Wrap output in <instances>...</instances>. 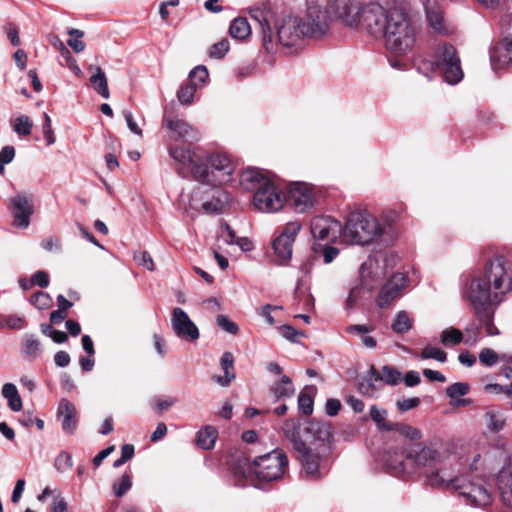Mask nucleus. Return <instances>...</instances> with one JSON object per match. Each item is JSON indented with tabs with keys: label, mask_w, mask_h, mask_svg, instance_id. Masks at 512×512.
Segmentation results:
<instances>
[{
	"label": "nucleus",
	"mask_w": 512,
	"mask_h": 512,
	"mask_svg": "<svg viewBox=\"0 0 512 512\" xmlns=\"http://www.w3.org/2000/svg\"><path fill=\"white\" fill-rule=\"evenodd\" d=\"M401 381V373L391 367V366H383L380 373V383L389 384V385H397Z\"/></svg>",
	"instance_id": "obj_47"
},
{
	"label": "nucleus",
	"mask_w": 512,
	"mask_h": 512,
	"mask_svg": "<svg viewBox=\"0 0 512 512\" xmlns=\"http://www.w3.org/2000/svg\"><path fill=\"white\" fill-rule=\"evenodd\" d=\"M301 227V223L297 220L288 222L273 241L272 247L279 264L285 265L291 260L293 243Z\"/></svg>",
	"instance_id": "obj_14"
},
{
	"label": "nucleus",
	"mask_w": 512,
	"mask_h": 512,
	"mask_svg": "<svg viewBox=\"0 0 512 512\" xmlns=\"http://www.w3.org/2000/svg\"><path fill=\"white\" fill-rule=\"evenodd\" d=\"M300 426L301 423L299 419H288L281 427L284 437L293 444L294 450L304 449V445L306 444L300 438Z\"/></svg>",
	"instance_id": "obj_31"
},
{
	"label": "nucleus",
	"mask_w": 512,
	"mask_h": 512,
	"mask_svg": "<svg viewBox=\"0 0 512 512\" xmlns=\"http://www.w3.org/2000/svg\"><path fill=\"white\" fill-rule=\"evenodd\" d=\"M426 17L435 32L442 33L444 31L443 15L439 9L426 7Z\"/></svg>",
	"instance_id": "obj_45"
},
{
	"label": "nucleus",
	"mask_w": 512,
	"mask_h": 512,
	"mask_svg": "<svg viewBox=\"0 0 512 512\" xmlns=\"http://www.w3.org/2000/svg\"><path fill=\"white\" fill-rule=\"evenodd\" d=\"M132 487V479L129 474L122 475L118 482L113 484V491L117 497H122Z\"/></svg>",
	"instance_id": "obj_55"
},
{
	"label": "nucleus",
	"mask_w": 512,
	"mask_h": 512,
	"mask_svg": "<svg viewBox=\"0 0 512 512\" xmlns=\"http://www.w3.org/2000/svg\"><path fill=\"white\" fill-rule=\"evenodd\" d=\"M303 28V19L299 17L284 19L277 30L279 43L284 48L301 47L304 39L308 37Z\"/></svg>",
	"instance_id": "obj_15"
},
{
	"label": "nucleus",
	"mask_w": 512,
	"mask_h": 512,
	"mask_svg": "<svg viewBox=\"0 0 512 512\" xmlns=\"http://www.w3.org/2000/svg\"><path fill=\"white\" fill-rule=\"evenodd\" d=\"M295 452L301 462L302 470L310 479H319L327 473L319 453L309 448L306 444L304 449L295 450Z\"/></svg>",
	"instance_id": "obj_18"
},
{
	"label": "nucleus",
	"mask_w": 512,
	"mask_h": 512,
	"mask_svg": "<svg viewBox=\"0 0 512 512\" xmlns=\"http://www.w3.org/2000/svg\"><path fill=\"white\" fill-rule=\"evenodd\" d=\"M234 166L223 154H212L207 161L202 159L201 166L194 169V179L208 186H221L231 181Z\"/></svg>",
	"instance_id": "obj_6"
},
{
	"label": "nucleus",
	"mask_w": 512,
	"mask_h": 512,
	"mask_svg": "<svg viewBox=\"0 0 512 512\" xmlns=\"http://www.w3.org/2000/svg\"><path fill=\"white\" fill-rule=\"evenodd\" d=\"M67 33L69 34L70 38L67 40V44L76 52L80 53L84 51L86 45L81 40V38L84 36V32L75 28H69L67 30Z\"/></svg>",
	"instance_id": "obj_48"
},
{
	"label": "nucleus",
	"mask_w": 512,
	"mask_h": 512,
	"mask_svg": "<svg viewBox=\"0 0 512 512\" xmlns=\"http://www.w3.org/2000/svg\"><path fill=\"white\" fill-rule=\"evenodd\" d=\"M289 200L297 213H304L316 204L315 187L306 182H295L290 186Z\"/></svg>",
	"instance_id": "obj_16"
},
{
	"label": "nucleus",
	"mask_w": 512,
	"mask_h": 512,
	"mask_svg": "<svg viewBox=\"0 0 512 512\" xmlns=\"http://www.w3.org/2000/svg\"><path fill=\"white\" fill-rule=\"evenodd\" d=\"M391 431H395L411 441H418L422 438V432L417 427L406 423L395 422L391 427Z\"/></svg>",
	"instance_id": "obj_40"
},
{
	"label": "nucleus",
	"mask_w": 512,
	"mask_h": 512,
	"mask_svg": "<svg viewBox=\"0 0 512 512\" xmlns=\"http://www.w3.org/2000/svg\"><path fill=\"white\" fill-rule=\"evenodd\" d=\"M387 228V225L381 223L367 210L354 211L347 218L342 230V238L350 244L368 245L383 236Z\"/></svg>",
	"instance_id": "obj_4"
},
{
	"label": "nucleus",
	"mask_w": 512,
	"mask_h": 512,
	"mask_svg": "<svg viewBox=\"0 0 512 512\" xmlns=\"http://www.w3.org/2000/svg\"><path fill=\"white\" fill-rule=\"evenodd\" d=\"M272 391L276 399L279 400L281 398L291 397L294 394L295 389L293 387L291 379L288 376L283 375L281 377L280 383L276 384L272 388Z\"/></svg>",
	"instance_id": "obj_43"
},
{
	"label": "nucleus",
	"mask_w": 512,
	"mask_h": 512,
	"mask_svg": "<svg viewBox=\"0 0 512 512\" xmlns=\"http://www.w3.org/2000/svg\"><path fill=\"white\" fill-rule=\"evenodd\" d=\"M443 453L432 443L416 442L408 444L401 452L388 451L385 456L387 470L402 477H412L419 472L436 467Z\"/></svg>",
	"instance_id": "obj_3"
},
{
	"label": "nucleus",
	"mask_w": 512,
	"mask_h": 512,
	"mask_svg": "<svg viewBox=\"0 0 512 512\" xmlns=\"http://www.w3.org/2000/svg\"><path fill=\"white\" fill-rule=\"evenodd\" d=\"M383 273L377 260L364 262L359 269L360 289L371 292L382 279Z\"/></svg>",
	"instance_id": "obj_24"
},
{
	"label": "nucleus",
	"mask_w": 512,
	"mask_h": 512,
	"mask_svg": "<svg viewBox=\"0 0 512 512\" xmlns=\"http://www.w3.org/2000/svg\"><path fill=\"white\" fill-rule=\"evenodd\" d=\"M454 490L466 505L485 508L492 503V492L485 480L479 476L461 474Z\"/></svg>",
	"instance_id": "obj_7"
},
{
	"label": "nucleus",
	"mask_w": 512,
	"mask_h": 512,
	"mask_svg": "<svg viewBox=\"0 0 512 512\" xmlns=\"http://www.w3.org/2000/svg\"><path fill=\"white\" fill-rule=\"evenodd\" d=\"M489 55L494 71L512 64V34L494 43L490 48Z\"/></svg>",
	"instance_id": "obj_21"
},
{
	"label": "nucleus",
	"mask_w": 512,
	"mask_h": 512,
	"mask_svg": "<svg viewBox=\"0 0 512 512\" xmlns=\"http://www.w3.org/2000/svg\"><path fill=\"white\" fill-rule=\"evenodd\" d=\"M43 135L46 140L47 145H53L56 141L54 131L52 129V121L50 116L47 113L43 114V125H42Z\"/></svg>",
	"instance_id": "obj_61"
},
{
	"label": "nucleus",
	"mask_w": 512,
	"mask_h": 512,
	"mask_svg": "<svg viewBox=\"0 0 512 512\" xmlns=\"http://www.w3.org/2000/svg\"><path fill=\"white\" fill-rule=\"evenodd\" d=\"M497 482L503 503L512 506V465L499 472Z\"/></svg>",
	"instance_id": "obj_30"
},
{
	"label": "nucleus",
	"mask_w": 512,
	"mask_h": 512,
	"mask_svg": "<svg viewBox=\"0 0 512 512\" xmlns=\"http://www.w3.org/2000/svg\"><path fill=\"white\" fill-rule=\"evenodd\" d=\"M277 330L279 331L283 338L292 343H299L298 337L304 335L301 331L295 329L290 325H281L277 327Z\"/></svg>",
	"instance_id": "obj_59"
},
{
	"label": "nucleus",
	"mask_w": 512,
	"mask_h": 512,
	"mask_svg": "<svg viewBox=\"0 0 512 512\" xmlns=\"http://www.w3.org/2000/svg\"><path fill=\"white\" fill-rule=\"evenodd\" d=\"M15 149L13 146H5L0 151V175L4 174L5 165L13 161Z\"/></svg>",
	"instance_id": "obj_63"
},
{
	"label": "nucleus",
	"mask_w": 512,
	"mask_h": 512,
	"mask_svg": "<svg viewBox=\"0 0 512 512\" xmlns=\"http://www.w3.org/2000/svg\"><path fill=\"white\" fill-rule=\"evenodd\" d=\"M342 230L340 222L328 216L314 217L311 221V233L319 240L335 238Z\"/></svg>",
	"instance_id": "obj_23"
},
{
	"label": "nucleus",
	"mask_w": 512,
	"mask_h": 512,
	"mask_svg": "<svg viewBox=\"0 0 512 512\" xmlns=\"http://www.w3.org/2000/svg\"><path fill=\"white\" fill-rule=\"evenodd\" d=\"M134 260L139 265L149 271L155 269L154 261L147 251L138 250L134 253Z\"/></svg>",
	"instance_id": "obj_57"
},
{
	"label": "nucleus",
	"mask_w": 512,
	"mask_h": 512,
	"mask_svg": "<svg viewBox=\"0 0 512 512\" xmlns=\"http://www.w3.org/2000/svg\"><path fill=\"white\" fill-rule=\"evenodd\" d=\"M21 354L24 359L32 361L40 357L41 355V344L35 335H25L21 343Z\"/></svg>",
	"instance_id": "obj_33"
},
{
	"label": "nucleus",
	"mask_w": 512,
	"mask_h": 512,
	"mask_svg": "<svg viewBox=\"0 0 512 512\" xmlns=\"http://www.w3.org/2000/svg\"><path fill=\"white\" fill-rule=\"evenodd\" d=\"M499 356L491 348H483L479 353V361L487 367H492L498 363Z\"/></svg>",
	"instance_id": "obj_58"
},
{
	"label": "nucleus",
	"mask_w": 512,
	"mask_h": 512,
	"mask_svg": "<svg viewBox=\"0 0 512 512\" xmlns=\"http://www.w3.org/2000/svg\"><path fill=\"white\" fill-rule=\"evenodd\" d=\"M420 359H422V360L434 359L438 362L444 363L447 360V353L440 348L426 346L421 351Z\"/></svg>",
	"instance_id": "obj_51"
},
{
	"label": "nucleus",
	"mask_w": 512,
	"mask_h": 512,
	"mask_svg": "<svg viewBox=\"0 0 512 512\" xmlns=\"http://www.w3.org/2000/svg\"><path fill=\"white\" fill-rule=\"evenodd\" d=\"M31 303L39 310L48 309L52 305L51 296L43 291L35 293L31 298Z\"/></svg>",
	"instance_id": "obj_54"
},
{
	"label": "nucleus",
	"mask_w": 512,
	"mask_h": 512,
	"mask_svg": "<svg viewBox=\"0 0 512 512\" xmlns=\"http://www.w3.org/2000/svg\"><path fill=\"white\" fill-rule=\"evenodd\" d=\"M182 203H187L192 210L205 212H221L230 202V195L220 186L197 185L190 193H182Z\"/></svg>",
	"instance_id": "obj_5"
},
{
	"label": "nucleus",
	"mask_w": 512,
	"mask_h": 512,
	"mask_svg": "<svg viewBox=\"0 0 512 512\" xmlns=\"http://www.w3.org/2000/svg\"><path fill=\"white\" fill-rule=\"evenodd\" d=\"M288 467L286 454L279 449L256 457L249 469H252L260 481H276L283 477Z\"/></svg>",
	"instance_id": "obj_8"
},
{
	"label": "nucleus",
	"mask_w": 512,
	"mask_h": 512,
	"mask_svg": "<svg viewBox=\"0 0 512 512\" xmlns=\"http://www.w3.org/2000/svg\"><path fill=\"white\" fill-rule=\"evenodd\" d=\"M382 387L380 372L374 366H371L365 376L358 382V391L367 397H376Z\"/></svg>",
	"instance_id": "obj_26"
},
{
	"label": "nucleus",
	"mask_w": 512,
	"mask_h": 512,
	"mask_svg": "<svg viewBox=\"0 0 512 512\" xmlns=\"http://www.w3.org/2000/svg\"><path fill=\"white\" fill-rule=\"evenodd\" d=\"M332 17L329 9L318 5H311L307 9L306 17L303 19V29L310 38H320L330 30Z\"/></svg>",
	"instance_id": "obj_12"
},
{
	"label": "nucleus",
	"mask_w": 512,
	"mask_h": 512,
	"mask_svg": "<svg viewBox=\"0 0 512 512\" xmlns=\"http://www.w3.org/2000/svg\"><path fill=\"white\" fill-rule=\"evenodd\" d=\"M486 426L489 432L499 433L504 430L506 426V417L500 410L487 409L484 414Z\"/></svg>",
	"instance_id": "obj_34"
},
{
	"label": "nucleus",
	"mask_w": 512,
	"mask_h": 512,
	"mask_svg": "<svg viewBox=\"0 0 512 512\" xmlns=\"http://www.w3.org/2000/svg\"><path fill=\"white\" fill-rule=\"evenodd\" d=\"M508 262L497 256L486 262L484 275L475 277L467 287L465 296L479 320H489V309L499 303L512 289V277L508 274Z\"/></svg>",
	"instance_id": "obj_2"
},
{
	"label": "nucleus",
	"mask_w": 512,
	"mask_h": 512,
	"mask_svg": "<svg viewBox=\"0 0 512 512\" xmlns=\"http://www.w3.org/2000/svg\"><path fill=\"white\" fill-rule=\"evenodd\" d=\"M229 47V41L226 38H224L212 45L209 51V55L210 57L216 59L223 58L229 51Z\"/></svg>",
	"instance_id": "obj_60"
},
{
	"label": "nucleus",
	"mask_w": 512,
	"mask_h": 512,
	"mask_svg": "<svg viewBox=\"0 0 512 512\" xmlns=\"http://www.w3.org/2000/svg\"><path fill=\"white\" fill-rule=\"evenodd\" d=\"M387 414L386 409L380 408L377 405H372L370 408V417L379 430L391 431V427L394 423L387 421Z\"/></svg>",
	"instance_id": "obj_39"
},
{
	"label": "nucleus",
	"mask_w": 512,
	"mask_h": 512,
	"mask_svg": "<svg viewBox=\"0 0 512 512\" xmlns=\"http://www.w3.org/2000/svg\"><path fill=\"white\" fill-rule=\"evenodd\" d=\"M261 31H262V44H263L264 49L268 53L274 52L275 48H276V43L273 40V32H272L270 25H267V26L261 28Z\"/></svg>",
	"instance_id": "obj_62"
},
{
	"label": "nucleus",
	"mask_w": 512,
	"mask_h": 512,
	"mask_svg": "<svg viewBox=\"0 0 512 512\" xmlns=\"http://www.w3.org/2000/svg\"><path fill=\"white\" fill-rule=\"evenodd\" d=\"M33 128L31 119L26 115H20L14 120L13 130L19 136H28Z\"/></svg>",
	"instance_id": "obj_49"
},
{
	"label": "nucleus",
	"mask_w": 512,
	"mask_h": 512,
	"mask_svg": "<svg viewBox=\"0 0 512 512\" xmlns=\"http://www.w3.org/2000/svg\"><path fill=\"white\" fill-rule=\"evenodd\" d=\"M88 70L91 73L89 80L94 90L104 99H108L110 97V91L108 88V80L103 69L98 65L91 64Z\"/></svg>",
	"instance_id": "obj_29"
},
{
	"label": "nucleus",
	"mask_w": 512,
	"mask_h": 512,
	"mask_svg": "<svg viewBox=\"0 0 512 512\" xmlns=\"http://www.w3.org/2000/svg\"><path fill=\"white\" fill-rule=\"evenodd\" d=\"M163 126L175 134V139L200 140L199 131L188 122L178 118H163Z\"/></svg>",
	"instance_id": "obj_25"
},
{
	"label": "nucleus",
	"mask_w": 512,
	"mask_h": 512,
	"mask_svg": "<svg viewBox=\"0 0 512 512\" xmlns=\"http://www.w3.org/2000/svg\"><path fill=\"white\" fill-rule=\"evenodd\" d=\"M229 33L232 38L245 40L251 35V27L248 20L244 17L235 18L229 27Z\"/></svg>",
	"instance_id": "obj_36"
},
{
	"label": "nucleus",
	"mask_w": 512,
	"mask_h": 512,
	"mask_svg": "<svg viewBox=\"0 0 512 512\" xmlns=\"http://www.w3.org/2000/svg\"><path fill=\"white\" fill-rule=\"evenodd\" d=\"M2 396L7 400L9 408L14 412L22 409V399L18 389L13 383H5L1 390Z\"/></svg>",
	"instance_id": "obj_35"
},
{
	"label": "nucleus",
	"mask_w": 512,
	"mask_h": 512,
	"mask_svg": "<svg viewBox=\"0 0 512 512\" xmlns=\"http://www.w3.org/2000/svg\"><path fill=\"white\" fill-rule=\"evenodd\" d=\"M208 76L209 73L207 68L203 65H199L189 73L190 84L195 85L196 88L203 86L206 83Z\"/></svg>",
	"instance_id": "obj_50"
},
{
	"label": "nucleus",
	"mask_w": 512,
	"mask_h": 512,
	"mask_svg": "<svg viewBox=\"0 0 512 512\" xmlns=\"http://www.w3.org/2000/svg\"><path fill=\"white\" fill-rule=\"evenodd\" d=\"M437 68L443 72L444 80L449 84H457L463 79L461 61L454 46L441 44L435 52Z\"/></svg>",
	"instance_id": "obj_9"
},
{
	"label": "nucleus",
	"mask_w": 512,
	"mask_h": 512,
	"mask_svg": "<svg viewBox=\"0 0 512 512\" xmlns=\"http://www.w3.org/2000/svg\"><path fill=\"white\" fill-rule=\"evenodd\" d=\"M77 412L75 406L66 399H62L57 409V416L61 420L62 429L66 433H73L77 427Z\"/></svg>",
	"instance_id": "obj_27"
},
{
	"label": "nucleus",
	"mask_w": 512,
	"mask_h": 512,
	"mask_svg": "<svg viewBox=\"0 0 512 512\" xmlns=\"http://www.w3.org/2000/svg\"><path fill=\"white\" fill-rule=\"evenodd\" d=\"M362 17L363 28L374 37H385L387 49L395 56H406L415 48L417 28L403 10L369 3Z\"/></svg>",
	"instance_id": "obj_1"
},
{
	"label": "nucleus",
	"mask_w": 512,
	"mask_h": 512,
	"mask_svg": "<svg viewBox=\"0 0 512 512\" xmlns=\"http://www.w3.org/2000/svg\"><path fill=\"white\" fill-rule=\"evenodd\" d=\"M315 389L313 387H306L298 396L299 410L306 416L313 412V394Z\"/></svg>",
	"instance_id": "obj_42"
},
{
	"label": "nucleus",
	"mask_w": 512,
	"mask_h": 512,
	"mask_svg": "<svg viewBox=\"0 0 512 512\" xmlns=\"http://www.w3.org/2000/svg\"><path fill=\"white\" fill-rule=\"evenodd\" d=\"M196 90L197 88L195 87V85H192L190 83L182 86L177 93L179 102L183 105L191 104Z\"/></svg>",
	"instance_id": "obj_53"
},
{
	"label": "nucleus",
	"mask_w": 512,
	"mask_h": 512,
	"mask_svg": "<svg viewBox=\"0 0 512 512\" xmlns=\"http://www.w3.org/2000/svg\"><path fill=\"white\" fill-rule=\"evenodd\" d=\"M168 151L170 157L177 163L178 173L182 174L184 170L190 169L194 178V169L202 164V157L197 151L182 146H171Z\"/></svg>",
	"instance_id": "obj_20"
},
{
	"label": "nucleus",
	"mask_w": 512,
	"mask_h": 512,
	"mask_svg": "<svg viewBox=\"0 0 512 512\" xmlns=\"http://www.w3.org/2000/svg\"><path fill=\"white\" fill-rule=\"evenodd\" d=\"M306 431L307 433H311L315 439L321 441L328 440L331 436V428L329 424L323 422L310 421Z\"/></svg>",
	"instance_id": "obj_41"
},
{
	"label": "nucleus",
	"mask_w": 512,
	"mask_h": 512,
	"mask_svg": "<svg viewBox=\"0 0 512 512\" xmlns=\"http://www.w3.org/2000/svg\"><path fill=\"white\" fill-rule=\"evenodd\" d=\"M217 439V430L212 426H205L196 435V444L204 450L214 447Z\"/></svg>",
	"instance_id": "obj_37"
},
{
	"label": "nucleus",
	"mask_w": 512,
	"mask_h": 512,
	"mask_svg": "<svg viewBox=\"0 0 512 512\" xmlns=\"http://www.w3.org/2000/svg\"><path fill=\"white\" fill-rule=\"evenodd\" d=\"M440 341L444 346L458 345L463 341V334L459 329L450 327L441 332Z\"/></svg>",
	"instance_id": "obj_46"
},
{
	"label": "nucleus",
	"mask_w": 512,
	"mask_h": 512,
	"mask_svg": "<svg viewBox=\"0 0 512 512\" xmlns=\"http://www.w3.org/2000/svg\"><path fill=\"white\" fill-rule=\"evenodd\" d=\"M171 326L177 337L188 342H195L200 337L198 327L182 308L176 307L173 309Z\"/></svg>",
	"instance_id": "obj_17"
},
{
	"label": "nucleus",
	"mask_w": 512,
	"mask_h": 512,
	"mask_svg": "<svg viewBox=\"0 0 512 512\" xmlns=\"http://www.w3.org/2000/svg\"><path fill=\"white\" fill-rule=\"evenodd\" d=\"M469 385L464 382H456L446 388V394L451 401L457 400L459 397L469 392Z\"/></svg>",
	"instance_id": "obj_52"
},
{
	"label": "nucleus",
	"mask_w": 512,
	"mask_h": 512,
	"mask_svg": "<svg viewBox=\"0 0 512 512\" xmlns=\"http://www.w3.org/2000/svg\"><path fill=\"white\" fill-rule=\"evenodd\" d=\"M368 5L362 6L359 0H330L329 11L343 25L356 28L363 26V10Z\"/></svg>",
	"instance_id": "obj_10"
},
{
	"label": "nucleus",
	"mask_w": 512,
	"mask_h": 512,
	"mask_svg": "<svg viewBox=\"0 0 512 512\" xmlns=\"http://www.w3.org/2000/svg\"><path fill=\"white\" fill-rule=\"evenodd\" d=\"M221 367L224 376H216L215 381L222 387H227L236 377L234 372V357L231 352H224L221 357Z\"/></svg>",
	"instance_id": "obj_32"
},
{
	"label": "nucleus",
	"mask_w": 512,
	"mask_h": 512,
	"mask_svg": "<svg viewBox=\"0 0 512 512\" xmlns=\"http://www.w3.org/2000/svg\"><path fill=\"white\" fill-rule=\"evenodd\" d=\"M216 323L219 326V328H221L223 331H225L229 334L236 335L239 331V327H238L237 323L232 321L226 315H222V314L218 315L216 317Z\"/></svg>",
	"instance_id": "obj_56"
},
{
	"label": "nucleus",
	"mask_w": 512,
	"mask_h": 512,
	"mask_svg": "<svg viewBox=\"0 0 512 512\" xmlns=\"http://www.w3.org/2000/svg\"><path fill=\"white\" fill-rule=\"evenodd\" d=\"M413 322L405 311L397 313L395 320L393 321L391 328L395 333L404 334L412 328Z\"/></svg>",
	"instance_id": "obj_44"
},
{
	"label": "nucleus",
	"mask_w": 512,
	"mask_h": 512,
	"mask_svg": "<svg viewBox=\"0 0 512 512\" xmlns=\"http://www.w3.org/2000/svg\"><path fill=\"white\" fill-rule=\"evenodd\" d=\"M452 466V462L445 459L442 454L437 466L425 472L424 484L432 488L454 490L460 475H455Z\"/></svg>",
	"instance_id": "obj_11"
},
{
	"label": "nucleus",
	"mask_w": 512,
	"mask_h": 512,
	"mask_svg": "<svg viewBox=\"0 0 512 512\" xmlns=\"http://www.w3.org/2000/svg\"><path fill=\"white\" fill-rule=\"evenodd\" d=\"M484 391L489 394H505L507 397H512V382L509 385L502 386L497 383H489L484 386Z\"/></svg>",
	"instance_id": "obj_64"
},
{
	"label": "nucleus",
	"mask_w": 512,
	"mask_h": 512,
	"mask_svg": "<svg viewBox=\"0 0 512 512\" xmlns=\"http://www.w3.org/2000/svg\"><path fill=\"white\" fill-rule=\"evenodd\" d=\"M10 203L14 226L20 229L28 228L34 211L32 197L17 194L11 198Z\"/></svg>",
	"instance_id": "obj_19"
},
{
	"label": "nucleus",
	"mask_w": 512,
	"mask_h": 512,
	"mask_svg": "<svg viewBox=\"0 0 512 512\" xmlns=\"http://www.w3.org/2000/svg\"><path fill=\"white\" fill-rule=\"evenodd\" d=\"M405 286L406 277L404 274L396 273L392 275L379 292L377 297V305L380 308L389 306L391 302L400 296V293Z\"/></svg>",
	"instance_id": "obj_22"
},
{
	"label": "nucleus",
	"mask_w": 512,
	"mask_h": 512,
	"mask_svg": "<svg viewBox=\"0 0 512 512\" xmlns=\"http://www.w3.org/2000/svg\"><path fill=\"white\" fill-rule=\"evenodd\" d=\"M271 182L258 169L247 168L240 174V184L247 191H258L264 184Z\"/></svg>",
	"instance_id": "obj_28"
},
{
	"label": "nucleus",
	"mask_w": 512,
	"mask_h": 512,
	"mask_svg": "<svg viewBox=\"0 0 512 512\" xmlns=\"http://www.w3.org/2000/svg\"><path fill=\"white\" fill-rule=\"evenodd\" d=\"M285 195L274 182L264 184L253 195V205L261 212H277L284 206Z\"/></svg>",
	"instance_id": "obj_13"
},
{
	"label": "nucleus",
	"mask_w": 512,
	"mask_h": 512,
	"mask_svg": "<svg viewBox=\"0 0 512 512\" xmlns=\"http://www.w3.org/2000/svg\"><path fill=\"white\" fill-rule=\"evenodd\" d=\"M373 330L374 327L371 325L357 324L347 327V332L357 334L360 337L362 344L367 348H374L376 346V340L372 336L368 335V333Z\"/></svg>",
	"instance_id": "obj_38"
}]
</instances>
